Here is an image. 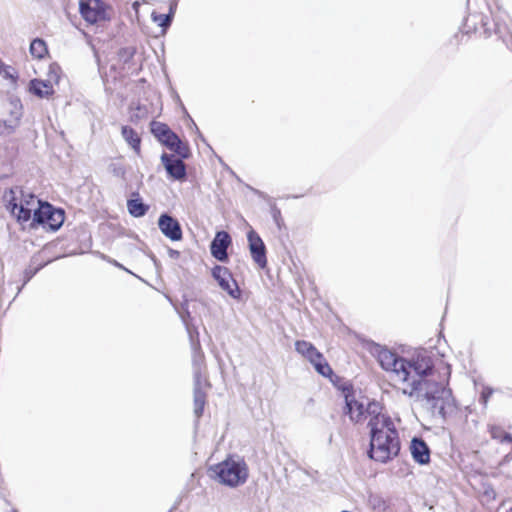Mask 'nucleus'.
I'll use <instances>...</instances> for the list:
<instances>
[{
  "label": "nucleus",
  "instance_id": "f257e3e1",
  "mask_svg": "<svg viewBox=\"0 0 512 512\" xmlns=\"http://www.w3.org/2000/svg\"><path fill=\"white\" fill-rule=\"evenodd\" d=\"M377 360L403 394L427 405L433 415L446 419L451 395L450 365L442 364L436 370L430 357L417 355L409 360L388 349L379 350Z\"/></svg>",
  "mask_w": 512,
  "mask_h": 512
},
{
  "label": "nucleus",
  "instance_id": "f03ea898",
  "mask_svg": "<svg viewBox=\"0 0 512 512\" xmlns=\"http://www.w3.org/2000/svg\"><path fill=\"white\" fill-rule=\"evenodd\" d=\"M367 428L369 430L368 457L378 463H387L399 455L401 440L394 419L377 403H369Z\"/></svg>",
  "mask_w": 512,
  "mask_h": 512
},
{
  "label": "nucleus",
  "instance_id": "7ed1b4c3",
  "mask_svg": "<svg viewBox=\"0 0 512 512\" xmlns=\"http://www.w3.org/2000/svg\"><path fill=\"white\" fill-rule=\"evenodd\" d=\"M2 203L19 224L23 225L32 221L33 214L40 200L32 192L26 191L21 186L6 188L2 194Z\"/></svg>",
  "mask_w": 512,
  "mask_h": 512
},
{
  "label": "nucleus",
  "instance_id": "20e7f679",
  "mask_svg": "<svg viewBox=\"0 0 512 512\" xmlns=\"http://www.w3.org/2000/svg\"><path fill=\"white\" fill-rule=\"evenodd\" d=\"M208 475L223 486L237 488L247 482L249 467L243 458L228 455L223 461L210 466Z\"/></svg>",
  "mask_w": 512,
  "mask_h": 512
},
{
  "label": "nucleus",
  "instance_id": "39448f33",
  "mask_svg": "<svg viewBox=\"0 0 512 512\" xmlns=\"http://www.w3.org/2000/svg\"><path fill=\"white\" fill-rule=\"evenodd\" d=\"M64 220L65 214L62 209H57L50 203L40 200L33 214L32 221L30 222V227L36 228L38 225H41L44 228L56 231L62 226Z\"/></svg>",
  "mask_w": 512,
  "mask_h": 512
},
{
  "label": "nucleus",
  "instance_id": "423d86ee",
  "mask_svg": "<svg viewBox=\"0 0 512 512\" xmlns=\"http://www.w3.org/2000/svg\"><path fill=\"white\" fill-rule=\"evenodd\" d=\"M79 10L89 24H103L109 22L113 16V8L102 0H80Z\"/></svg>",
  "mask_w": 512,
  "mask_h": 512
},
{
  "label": "nucleus",
  "instance_id": "0eeeda50",
  "mask_svg": "<svg viewBox=\"0 0 512 512\" xmlns=\"http://www.w3.org/2000/svg\"><path fill=\"white\" fill-rule=\"evenodd\" d=\"M295 350L313 365L318 374L329 378L333 375V370L324 355L311 342L297 340Z\"/></svg>",
  "mask_w": 512,
  "mask_h": 512
},
{
  "label": "nucleus",
  "instance_id": "6e6552de",
  "mask_svg": "<svg viewBox=\"0 0 512 512\" xmlns=\"http://www.w3.org/2000/svg\"><path fill=\"white\" fill-rule=\"evenodd\" d=\"M150 130L154 137L171 151L182 157L187 156L188 148L183 145L178 135L167 124L153 120L150 123Z\"/></svg>",
  "mask_w": 512,
  "mask_h": 512
},
{
  "label": "nucleus",
  "instance_id": "1a4fd4ad",
  "mask_svg": "<svg viewBox=\"0 0 512 512\" xmlns=\"http://www.w3.org/2000/svg\"><path fill=\"white\" fill-rule=\"evenodd\" d=\"M212 276L218 282V285L221 287V289L226 291L231 297H240L241 291L228 268L216 265L212 269Z\"/></svg>",
  "mask_w": 512,
  "mask_h": 512
},
{
  "label": "nucleus",
  "instance_id": "9d476101",
  "mask_svg": "<svg viewBox=\"0 0 512 512\" xmlns=\"http://www.w3.org/2000/svg\"><path fill=\"white\" fill-rule=\"evenodd\" d=\"M247 238L252 259L261 269L266 268V247L261 237L255 230H250Z\"/></svg>",
  "mask_w": 512,
  "mask_h": 512
},
{
  "label": "nucleus",
  "instance_id": "9b49d317",
  "mask_svg": "<svg viewBox=\"0 0 512 512\" xmlns=\"http://www.w3.org/2000/svg\"><path fill=\"white\" fill-rule=\"evenodd\" d=\"M232 244L231 236L226 231H218L210 245L211 255L218 261L228 260L227 249Z\"/></svg>",
  "mask_w": 512,
  "mask_h": 512
},
{
  "label": "nucleus",
  "instance_id": "f8f14e48",
  "mask_svg": "<svg viewBox=\"0 0 512 512\" xmlns=\"http://www.w3.org/2000/svg\"><path fill=\"white\" fill-rule=\"evenodd\" d=\"M161 161L169 174L175 180L184 179L186 176V166L184 162L172 154L164 153L161 156Z\"/></svg>",
  "mask_w": 512,
  "mask_h": 512
},
{
  "label": "nucleus",
  "instance_id": "ddd939ff",
  "mask_svg": "<svg viewBox=\"0 0 512 512\" xmlns=\"http://www.w3.org/2000/svg\"><path fill=\"white\" fill-rule=\"evenodd\" d=\"M159 228L161 232L172 241L182 239V230L177 220L169 215H161L159 218Z\"/></svg>",
  "mask_w": 512,
  "mask_h": 512
},
{
  "label": "nucleus",
  "instance_id": "4468645a",
  "mask_svg": "<svg viewBox=\"0 0 512 512\" xmlns=\"http://www.w3.org/2000/svg\"><path fill=\"white\" fill-rule=\"evenodd\" d=\"M413 459L419 464H427L430 461V450L424 440L413 438L410 445Z\"/></svg>",
  "mask_w": 512,
  "mask_h": 512
},
{
  "label": "nucleus",
  "instance_id": "2eb2a0df",
  "mask_svg": "<svg viewBox=\"0 0 512 512\" xmlns=\"http://www.w3.org/2000/svg\"><path fill=\"white\" fill-rule=\"evenodd\" d=\"M121 135L135 155L140 157L142 153V139L139 133L134 128L124 125L121 127Z\"/></svg>",
  "mask_w": 512,
  "mask_h": 512
},
{
  "label": "nucleus",
  "instance_id": "dca6fc26",
  "mask_svg": "<svg viewBox=\"0 0 512 512\" xmlns=\"http://www.w3.org/2000/svg\"><path fill=\"white\" fill-rule=\"evenodd\" d=\"M29 90L39 98L54 94V87L50 80L33 79L30 81Z\"/></svg>",
  "mask_w": 512,
  "mask_h": 512
},
{
  "label": "nucleus",
  "instance_id": "f3484780",
  "mask_svg": "<svg viewBox=\"0 0 512 512\" xmlns=\"http://www.w3.org/2000/svg\"><path fill=\"white\" fill-rule=\"evenodd\" d=\"M29 51L31 56L36 60H42L49 56L47 44L41 38H35L32 40Z\"/></svg>",
  "mask_w": 512,
  "mask_h": 512
},
{
  "label": "nucleus",
  "instance_id": "a211bd4d",
  "mask_svg": "<svg viewBox=\"0 0 512 512\" xmlns=\"http://www.w3.org/2000/svg\"><path fill=\"white\" fill-rule=\"evenodd\" d=\"M348 414L354 423H360L365 419V409L363 404L357 401L347 402Z\"/></svg>",
  "mask_w": 512,
  "mask_h": 512
},
{
  "label": "nucleus",
  "instance_id": "6ab92c4d",
  "mask_svg": "<svg viewBox=\"0 0 512 512\" xmlns=\"http://www.w3.org/2000/svg\"><path fill=\"white\" fill-rule=\"evenodd\" d=\"M488 432L492 439L504 443H512V436L501 426L498 424H491L488 426Z\"/></svg>",
  "mask_w": 512,
  "mask_h": 512
},
{
  "label": "nucleus",
  "instance_id": "aec40b11",
  "mask_svg": "<svg viewBox=\"0 0 512 512\" xmlns=\"http://www.w3.org/2000/svg\"><path fill=\"white\" fill-rule=\"evenodd\" d=\"M127 208L129 213L134 217H141L147 212V206L138 197L135 199H129L127 201Z\"/></svg>",
  "mask_w": 512,
  "mask_h": 512
},
{
  "label": "nucleus",
  "instance_id": "412c9836",
  "mask_svg": "<svg viewBox=\"0 0 512 512\" xmlns=\"http://www.w3.org/2000/svg\"><path fill=\"white\" fill-rule=\"evenodd\" d=\"M194 404L195 413L197 416H201L206 404V394L201 390H195L194 392Z\"/></svg>",
  "mask_w": 512,
  "mask_h": 512
},
{
  "label": "nucleus",
  "instance_id": "4be33fe9",
  "mask_svg": "<svg viewBox=\"0 0 512 512\" xmlns=\"http://www.w3.org/2000/svg\"><path fill=\"white\" fill-rule=\"evenodd\" d=\"M60 73H61V68L58 64H56V63L50 64L49 75H50V78L53 79L56 83L60 79Z\"/></svg>",
  "mask_w": 512,
  "mask_h": 512
},
{
  "label": "nucleus",
  "instance_id": "5701e85b",
  "mask_svg": "<svg viewBox=\"0 0 512 512\" xmlns=\"http://www.w3.org/2000/svg\"><path fill=\"white\" fill-rule=\"evenodd\" d=\"M154 20L159 23L162 27H167L171 23V16L166 14H160L154 17Z\"/></svg>",
  "mask_w": 512,
  "mask_h": 512
},
{
  "label": "nucleus",
  "instance_id": "b1692460",
  "mask_svg": "<svg viewBox=\"0 0 512 512\" xmlns=\"http://www.w3.org/2000/svg\"><path fill=\"white\" fill-rule=\"evenodd\" d=\"M510 460H512V453H509L507 455L504 456V458L502 459L500 465L504 464V463H507L509 462Z\"/></svg>",
  "mask_w": 512,
  "mask_h": 512
},
{
  "label": "nucleus",
  "instance_id": "393cba45",
  "mask_svg": "<svg viewBox=\"0 0 512 512\" xmlns=\"http://www.w3.org/2000/svg\"><path fill=\"white\" fill-rule=\"evenodd\" d=\"M0 132L1 133H9L10 131L7 130V125H6V122H4L3 124H0Z\"/></svg>",
  "mask_w": 512,
  "mask_h": 512
},
{
  "label": "nucleus",
  "instance_id": "a878e982",
  "mask_svg": "<svg viewBox=\"0 0 512 512\" xmlns=\"http://www.w3.org/2000/svg\"><path fill=\"white\" fill-rule=\"evenodd\" d=\"M4 63L2 62V60L0 59V73H2L4 71Z\"/></svg>",
  "mask_w": 512,
  "mask_h": 512
},
{
  "label": "nucleus",
  "instance_id": "bb28decb",
  "mask_svg": "<svg viewBox=\"0 0 512 512\" xmlns=\"http://www.w3.org/2000/svg\"><path fill=\"white\" fill-rule=\"evenodd\" d=\"M6 77H12L7 71H5Z\"/></svg>",
  "mask_w": 512,
  "mask_h": 512
},
{
  "label": "nucleus",
  "instance_id": "cd10ccee",
  "mask_svg": "<svg viewBox=\"0 0 512 512\" xmlns=\"http://www.w3.org/2000/svg\"><path fill=\"white\" fill-rule=\"evenodd\" d=\"M508 512H512V508H510V509L508 510Z\"/></svg>",
  "mask_w": 512,
  "mask_h": 512
}]
</instances>
